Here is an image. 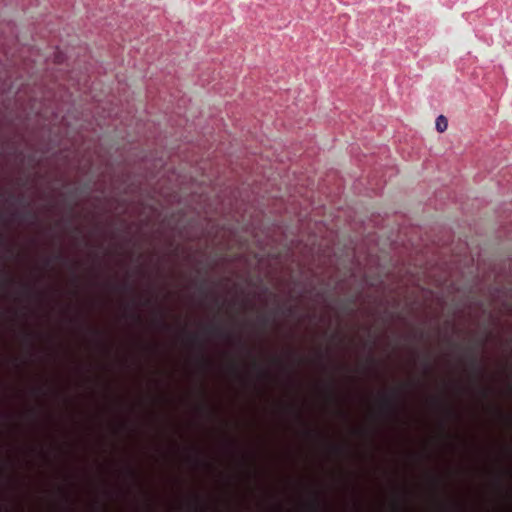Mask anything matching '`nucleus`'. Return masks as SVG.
Wrapping results in <instances>:
<instances>
[{
  "instance_id": "obj_10",
  "label": "nucleus",
  "mask_w": 512,
  "mask_h": 512,
  "mask_svg": "<svg viewBox=\"0 0 512 512\" xmlns=\"http://www.w3.org/2000/svg\"><path fill=\"white\" fill-rule=\"evenodd\" d=\"M295 307L294 306H289L285 309V313L288 315V316H292L295 314Z\"/></svg>"
},
{
  "instance_id": "obj_18",
  "label": "nucleus",
  "mask_w": 512,
  "mask_h": 512,
  "mask_svg": "<svg viewBox=\"0 0 512 512\" xmlns=\"http://www.w3.org/2000/svg\"><path fill=\"white\" fill-rule=\"evenodd\" d=\"M369 360H370V362H371V363H374V362H375V359H374L373 357H370V359H369Z\"/></svg>"
},
{
  "instance_id": "obj_6",
  "label": "nucleus",
  "mask_w": 512,
  "mask_h": 512,
  "mask_svg": "<svg viewBox=\"0 0 512 512\" xmlns=\"http://www.w3.org/2000/svg\"><path fill=\"white\" fill-rule=\"evenodd\" d=\"M258 322L263 329H266L270 324V317L267 315H260L258 317Z\"/></svg>"
},
{
  "instance_id": "obj_23",
  "label": "nucleus",
  "mask_w": 512,
  "mask_h": 512,
  "mask_svg": "<svg viewBox=\"0 0 512 512\" xmlns=\"http://www.w3.org/2000/svg\"><path fill=\"white\" fill-rule=\"evenodd\" d=\"M150 303V299H147L145 304H149Z\"/></svg>"
},
{
  "instance_id": "obj_26",
  "label": "nucleus",
  "mask_w": 512,
  "mask_h": 512,
  "mask_svg": "<svg viewBox=\"0 0 512 512\" xmlns=\"http://www.w3.org/2000/svg\"><path fill=\"white\" fill-rule=\"evenodd\" d=\"M198 507H199V501L197 500V503H196V508H198Z\"/></svg>"
},
{
  "instance_id": "obj_7",
  "label": "nucleus",
  "mask_w": 512,
  "mask_h": 512,
  "mask_svg": "<svg viewBox=\"0 0 512 512\" xmlns=\"http://www.w3.org/2000/svg\"><path fill=\"white\" fill-rule=\"evenodd\" d=\"M198 291L203 295V297H206L208 294L207 288H206V279H202L201 282L198 285Z\"/></svg>"
},
{
  "instance_id": "obj_22",
  "label": "nucleus",
  "mask_w": 512,
  "mask_h": 512,
  "mask_svg": "<svg viewBox=\"0 0 512 512\" xmlns=\"http://www.w3.org/2000/svg\"><path fill=\"white\" fill-rule=\"evenodd\" d=\"M25 290H26V291H29V290H30V288H29L28 286H25Z\"/></svg>"
},
{
  "instance_id": "obj_24",
  "label": "nucleus",
  "mask_w": 512,
  "mask_h": 512,
  "mask_svg": "<svg viewBox=\"0 0 512 512\" xmlns=\"http://www.w3.org/2000/svg\"><path fill=\"white\" fill-rule=\"evenodd\" d=\"M483 394H484V396L486 397V396H487V391H486V390H484Z\"/></svg>"
},
{
  "instance_id": "obj_17",
  "label": "nucleus",
  "mask_w": 512,
  "mask_h": 512,
  "mask_svg": "<svg viewBox=\"0 0 512 512\" xmlns=\"http://www.w3.org/2000/svg\"><path fill=\"white\" fill-rule=\"evenodd\" d=\"M334 450H335L336 452H341L340 447H334Z\"/></svg>"
},
{
  "instance_id": "obj_1",
  "label": "nucleus",
  "mask_w": 512,
  "mask_h": 512,
  "mask_svg": "<svg viewBox=\"0 0 512 512\" xmlns=\"http://www.w3.org/2000/svg\"><path fill=\"white\" fill-rule=\"evenodd\" d=\"M485 343H486V340H482L477 345L469 346L466 349L467 353H468L469 361H470V364H471V367L473 369L475 376H478V374L480 372L479 361H478V356H477V348L483 347L485 345Z\"/></svg>"
},
{
  "instance_id": "obj_9",
  "label": "nucleus",
  "mask_w": 512,
  "mask_h": 512,
  "mask_svg": "<svg viewBox=\"0 0 512 512\" xmlns=\"http://www.w3.org/2000/svg\"><path fill=\"white\" fill-rule=\"evenodd\" d=\"M392 510H393L394 512H399V511H401V510H402V505H401L398 501H396V500H395V501H393V503H392Z\"/></svg>"
},
{
  "instance_id": "obj_16",
  "label": "nucleus",
  "mask_w": 512,
  "mask_h": 512,
  "mask_svg": "<svg viewBox=\"0 0 512 512\" xmlns=\"http://www.w3.org/2000/svg\"><path fill=\"white\" fill-rule=\"evenodd\" d=\"M232 368H233V371H234L235 373H237V372H238V371H237V367H236V365H235V364H233V367H232Z\"/></svg>"
},
{
  "instance_id": "obj_12",
  "label": "nucleus",
  "mask_w": 512,
  "mask_h": 512,
  "mask_svg": "<svg viewBox=\"0 0 512 512\" xmlns=\"http://www.w3.org/2000/svg\"><path fill=\"white\" fill-rule=\"evenodd\" d=\"M191 340H192L193 342H198V341H199L198 335H196V334H192V335H191Z\"/></svg>"
},
{
  "instance_id": "obj_4",
  "label": "nucleus",
  "mask_w": 512,
  "mask_h": 512,
  "mask_svg": "<svg viewBox=\"0 0 512 512\" xmlns=\"http://www.w3.org/2000/svg\"><path fill=\"white\" fill-rule=\"evenodd\" d=\"M447 126H448V121H447L446 117L443 115L438 116L436 119V129L442 133L447 129Z\"/></svg>"
},
{
  "instance_id": "obj_13",
  "label": "nucleus",
  "mask_w": 512,
  "mask_h": 512,
  "mask_svg": "<svg viewBox=\"0 0 512 512\" xmlns=\"http://www.w3.org/2000/svg\"><path fill=\"white\" fill-rule=\"evenodd\" d=\"M55 259H56V260H63V259H64V257H63V255H62V253H58L57 255H55Z\"/></svg>"
},
{
  "instance_id": "obj_20",
  "label": "nucleus",
  "mask_w": 512,
  "mask_h": 512,
  "mask_svg": "<svg viewBox=\"0 0 512 512\" xmlns=\"http://www.w3.org/2000/svg\"><path fill=\"white\" fill-rule=\"evenodd\" d=\"M75 231L77 232V234H79V233H80L79 228H75Z\"/></svg>"
},
{
  "instance_id": "obj_14",
  "label": "nucleus",
  "mask_w": 512,
  "mask_h": 512,
  "mask_svg": "<svg viewBox=\"0 0 512 512\" xmlns=\"http://www.w3.org/2000/svg\"><path fill=\"white\" fill-rule=\"evenodd\" d=\"M133 317H134L137 321H140V320H141V317H140V315H138V314H135V313H134V314H133Z\"/></svg>"
},
{
  "instance_id": "obj_15",
  "label": "nucleus",
  "mask_w": 512,
  "mask_h": 512,
  "mask_svg": "<svg viewBox=\"0 0 512 512\" xmlns=\"http://www.w3.org/2000/svg\"><path fill=\"white\" fill-rule=\"evenodd\" d=\"M506 474L512 477V471L511 470H506Z\"/></svg>"
},
{
  "instance_id": "obj_2",
  "label": "nucleus",
  "mask_w": 512,
  "mask_h": 512,
  "mask_svg": "<svg viewBox=\"0 0 512 512\" xmlns=\"http://www.w3.org/2000/svg\"><path fill=\"white\" fill-rule=\"evenodd\" d=\"M395 398H396L395 392H393L390 395H384L380 401L381 410L384 411L388 415H395L396 411H397Z\"/></svg>"
},
{
  "instance_id": "obj_25",
  "label": "nucleus",
  "mask_w": 512,
  "mask_h": 512,
  "mask_svg": "<svg viewBox=\"0 0 512 512\" xmlns=\"http://www.w3.org/2000/svg\"><path fill=\"white\" fill-rule=\"evenodd\" d=\"M131 474H132L133 476H136L135 471H131Z\"/></svg>"
},
{
  "instance_id": "obj_11",
  "label": "nucleus",
  "mask_w": 512,
  "mask_h": 512,
  "mask_svg": "<svg viewBox=\"0 0 512 512\" xmlns=\"http://www.w3.org/2000/svg\"><path fill=\"white\" fill-rule=\"evenodd\" d=\"M26 215H27V216H29V217H31V218H33L34 220L37 218L36 214H35V213H32L31 211H28V212L26 213Z\"/></svg>"
},
{
  "instance_id": "obj_3",
  "label": "nucleus",
  "mask_w": 512,
  "mask_h": 512,
  "mask_svg": "<svg viewBox=\"0 0 512 512\" xmlns=\"http://www.w3.org/2000/svg\"><path fill=\"white\" fill-rule=\"evenodd\" d=\"M206 331L209 334L217 336V337H221V338H224V337L229 338L230 337V333H228L223 328H221L220 326H217V325H209L206 328Z\"/></svg>"
},
{
  "instance_id": "obj_5",
  "label": "nucleus",
  "mask_w": 512,
  "mask_h": 512,
  "mask_svg": "<svg viewBox=\"0 0 512 512\" xmlns=\"http://www.w3.org/2000/svg\"><path fill=\"white\" fill-rule=\"evenodd\" d=\"M321 508V503H320V500L318 498V495L317 494H314L312 500L308 503V509L310 511H319Z\"/></svg>"
},
{
  "instance_id": "obj_19",
  "label": "nucleus",
  "mask_w": 512,
  "mask_h": 512,
  "mask_svg": "<svg viewBox=\"0 0 512 512\" xmlns=\"http://www.w3.org/2000/svg\"><path fill=\"white\" fill-rule=\"evenodd\" d=\"M426 368H427V370H430V366H429L428 361L426 362Z\"/></svg>"
},
{
  "instance_id": "obj_8",
  "label": "nucleus",
  "mask_w": 512,
  "mask_h": 512,
  "mask_svg": "<svg viewBox=\"0 0 512 512\" xmlns=\"http://www.w3.org/2000/svg\"><path fill=\"white\" fill-rule=\"evenodd\" d=\"M253 366L257 368L261 377H268V373L264 369H262L256 361L253 362Z\"/></svg>"
},
{
  "instance_id": "obj_21",
  "label": "nucleus",
  "mask_w": 512,
  "mask_h": 512,
  "mask_svg": "<svg viewBox=\"0 0 512 512\" xmlns=\"http://www.w3.org/2000/svg\"><path fill=\"white\" fill-rule=\"evenodd\" d=\"M50 265V260H47L46 261V266H49Z\"/></svg>"
}]
</instances>
